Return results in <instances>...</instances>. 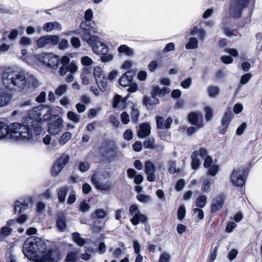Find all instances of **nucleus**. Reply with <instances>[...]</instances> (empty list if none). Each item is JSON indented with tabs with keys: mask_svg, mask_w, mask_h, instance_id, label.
<instances>
[{
	"mask_svg": "<svg viewBox=\"0 0 262 262\" xmlns=\"http://www.w3.org/2000/svg\"><path fill=\"white\" fill-rule=\"evenodd\" d=\"M69 58L67 56H64L62 58L60 64H62V66L59 69V74L61 76L66 75L67 72L69 71L68 68V63L69 62Z\"/></svg>",
	"mask_w": 262,
	"mask_h": 262,
	"instance_id": "25",
	"label": "nucleus"
},
{
	"mask_svg": "<svg viewBox=\"0 0 262 262\" xmlns=\"http://www.w3.org/2000/svg\"><path fill=\"white\" fill-rule=\"evenodd\" d=\"M192 83V79L190 77L186 78L185 80L183 81L181 85L184 89H188L190 87Z\"/></svg>",
	"mask_w": 262,
	"mask_h": 262,
	"instance_id": "56",
	"label": "nucleus"
},
{
	"mask_svg": "<svg viewBox=\"0 0 262 262\" xmlns=\"http://www.w3.org/2000/svg\"><path fill=\"white\" fill-rule=\"evenodd\" d=\"M204 111L205 112V119L207 121H210L213 117V110L209 106H205Z\"/></svg>",
	"mask_w": 262,
	"mask_h": 262,
	"instance_id": "43",
	"label": "nucleus"
},
{
	"mask_svg": "<svg viewBox=\"0 0 262 262\" xmlns=\"http://www.w3.org/2000/svg\"><path fill=\"white\" fill-rule=\"evenodd\" d=\"M202 183V190L203 192H207L211 186V180L209 179L204 180Z\"/></svg>",
	"mask_w": 262,
	"mask_h": 262,
	"instance_id": "50",
	"label": "nucleus"
},
{
	"mask_svg": "<svg viewBox=\"0 0 262 262\" xmlns=\"http://www.w3.org/2000/svg\"><path fill=\"white\" fill-rule=\"evenodd\" d=\"M251 77V75L250 73H247L242 76L241 79V83L245 84L247 83Z\"/></svg>",
	"mask_w": 262,
	"mask_h": 262,
	"instance_id": "64",
	"label": "nucleus"
},
{
	"mask_svg": "<svg viewBox=\"0 0 262 262\" xmlns=\"http://www.w3.org/2000/svg\"><path fill=\"white\" fill-rule=\"evenodd\" d=\"M106 178L107 175L104 172H97L92 176L91 181L97 189L102 190H107L110 188L111 183L110 182L103 183L102 182L103 179H105Z\"/></svg>",
	"mask_w": 262,
	"mask_h": 262,
	"instance_id": "9",
	"label": "nucleus"
},
{
	"mask_svg": "<svg viewBox=\"0 0 262 262\" xmlns=\"http://www.w3.org/2000/svg\"><path fill=\"white\" fill-rule=\"evenodd\" d=\"M92 43H88L93 49L94 52L97 54L105 55L109 51L107 46L100 41L98 36H93L92 38Z\"/></svg>",
	"mask_w": 262,
	"mask_h": 262,
	"instance_id": "8",
	"label": "nucleus"
},
{
	"mask_svg": "<svg viewBox=\"0 0 262 262\" xmlns=\"http://www.w3.org/2000/svg\"><path fill=\"white\" fill-rule=\"evenodd\" d=\"M90 168V164L88 162H81L79 165V169L81 172H85Z\"/></svg>",
	"mask_w": 262,
	"mask_h": 262,
	"instance_id": "52",
	"label": "nucleus"
},
{
	"mask_svg": "<svg viewBox=\"0 0 262 262\" xmlns=\"http://www.w3.org/2000/svg\"><path fill=\"white\" fill-rule=\"evenodd\" d=\"M2 82L8 89L22 91L26 87V74L24 71H15L9 68L2 73Z\"/></svg>",
	"mask_w": 262,
	"mask_h": 262,
	"instance_id": "3",
	"label": "nucleus"
},
{
	"mask_svg": "<svg viewBox=\"0 0 262 262\" xmlns=\"http://www.w3.org/2000/svg\"><path fill=\"white\" fill-rule=\"evenodd\" d=\"M170 89L169 88L164 87L161 89L159 86H155L153 87L151 95L155 96L162 97L164 96L166 94L170 92Z\"/></svg>",
	"mask_w": 262,
	"mask_h": 262,
	"instance_id": "22",
	"label": "nucleus"
},
{
	"mask_svg": "<svg viewBox=\"0 0 262 262\" xmlns=\"http://www.w3.org/2000/svg\"><path fill=\"white\" fill-rule=\"evenodd\" d=\"M135 72L133 70H128L124 73L119 79V83L122 86H128L133 80V77L135 76Z\"/></svg>",
	"mask_w": 262,
	"mask_h": 262,
	"instance_id": "18",
	"label": "nucleus"
},
{
	"mask_svg": "<svg viewBox=\"0 0 262 262\" xmlns=\"http://www.w3.org/2000/svg\"><path fill=\"white\" fill-rule=\"evenodd\" d=\"M38 59L53 70L57 69L61 61V59L59 56L55 55L52 53H44L38 55Z\"/></svg>",
	"mask_w": 262,
	"mask_h": 262,
	"instance_id": "5",
	"label": "nucleus"
},
{
	"mask_svg": "<svg viewBox=\"0 0 262 262\" xmlns=\"http://www.w3.org/2000/svg\"><path fill=\"white\" fill-rule=\"evenodd\" d=\"M33 203V198L31 196L27 197L24 199L16 201L14 204V212L20 213L27 209L29 205Z\"/></svg>",
	"mask_w": 262,
	"mask_h": 262,
	"instance_id": "13",
	"label": "nucleus"
},
{
	"mask_svg": "<svg viewBox=\"0 0 262 262\" xmlns=\"http://www.w3.org/2000/svg\"><path fill=\"white\" fill-rule=\"evenodd\" d=\"M170 258V255L167 253L164 252L160 255L159 262H169Z\"/></svg>",
	"mask_w": 262,
	"mask_h": 262,
	"instance_id": "55",
	"label": "nucleus"
},
{
	"mask_svg": "<svg viewBox=\"0 0 262 262\" xmlns=\"http://www.w3.org/2000/svg\"><path fill=\"white\" fill-rule=\"evenodd\" d=\"M93 75L96 80L97 79V78H101L102 76L105 75L104 74H102V69L99 67L94 68Z\"/></svg>",
	"mask_w": 262,
	"mask_h": 262,
	"instance_id": "48",
	"label": "nucleus"
},
{
	"mask_svg": "<svg viewBox=\"0 0 262 262\" xmlns=\"http://www.w3.org/2000/svg\"><path fill=\"white\" fill-rule=\"evenodd\" d=\"M202 116V114H198L196 113L192 112L189 114L188 119L189 121L193 125H196L200 128L203 126L202 121L199 120V116Z\"/></svg>",
	"mask_w": 262,
	"mask_h": 262,
	"instance_id": "23",
	"label": "nucleus"
},
{
	"mask_svg": "<svg viewBox=\"0 0 262 262\" xmlns=\"http://www.w3.org/2000/svg\"><path fill=\"white\" fill-rule=\"evenodd\" d=\"M95 215L98 219H103L106 215V212L103 209H98L94 213Z\"/></svg>",
	"mask_w": 262,
	"mask_h": 262,
	"instance_id": "51",
	"label": "nucleus"
},
{
	"mask_svg": "<svg viewBox=\"0 0 262 262\" xmlns=\"http://www.w3.org/2000/svg\"><path fill=\"white\" fill-rule=\"evenodd\" d=\"M32 44L31 39L28 37L23 36L20 38L19 45L22 46H29Z\"/></svg>",
	"mask_w": 262,
	"mask_h": 262,
	"instance_id": "46",
	"label": "nucleus"
},
{
	"mask_svg": "<svg viewBox=\"0 0 262 262\" xmlns=\"http://www.w3.org/2000/svg\"><path fill=\"white\" fill-rule=\"evenodd\" d=\"M24 255L29 259L38 261L57 262L59 258L54 255L51 251L47 252V246L45 242L38 237H28L23 245Z\"/></svg>",
	"mask_w": 262,
	"mask_h": 262,
	"instance_id": "2",
	"label": "nucleus"
},
{
	"mask_svg": "<svg viewBox=\"0 0 262 262\" xmlns=\"http://www.w3.org/2000/svg\"><path fill=\"white\" fill-rule=\"evenodd\" d=\"M61 28V26L59 23L54 21L46 23L43 27V30L49 32L54 29L60 30Z\"/></svg>",
	"mask_w": 262,
	"mask_h": 262,
	"instance_id": "24",
	"label": "nucleus"
},
{
	"mask_svg": "<svg viewBox=\"0 0 262 262\" xmlns=\"http://www.w3.org/2000/svg\"><path fill=\"white\" fill-rule=\"evenodd\" d=\"M79 206L80 210L83 213L89 211L91 208L90 206L86 203L85 200L81 201L79 204Z\"/></svg>",
	"mask_w": 262,
	"mask_h": 262,
	"instance_id": "44",
	"label": "nucleus"
},
{
	"mask_svg": "<svg viewBox=\"0 0 262 262\" xmlns=\"http://www.w3.org/2000/svg\"><path fill=\"white\" fill-rule=\"evenodd\" d=\"M219 166L216 165L211 166L208 170V173L212 176H214L217 172Z\"/></svg>",
	"mask_w": 262,
	"mask_h": 262,
	"instance_id": "54",
	"label": "nucleus"
},
{
	"mask_svg": "<svg viewBox=\"0 0 262 262\" xmlns=\"http://www.w3.org/2000/svg\"><path fill=\"white\" fill-rule=\"evenodd\" d=\"M155 139L153 137H147L143 142V146L145 148L154 149Z\"/></svg>",
	"mask_w": 262,
	"mask_h": 262,
	"instance_id": "32",
	"label": "nucleus"
},
{
	"mask_svg": "<svg viewBox=\"0 0 262 262\" xmlns=\"http://www.w3.org/2000/svg\"><path fill=\"white\" fill-rule=\"evenodd\" d=\"M118 51L120 53H123L128 56H133L134 54V50L125 45L120 46Z\"/></svg>",
	"mask_w": 262,
	"mask_h": 262,
	"instance_id": "27",
	"label": "nucleus"
},
{
	"mask_svg": "<svg viewBox=\"0 0 262 262\" xmlns=\"http://www.w3.org/2000/svg\"><path fill=\"white\" fill-rule=\"evenodd\" d=\"M207 92L208 95L210 97L214 98L216 97L219 94L220 91L217 86H211L207 88Z\"/></svg>",
	"mask_w": 262,
	"mask_h": 262,
	"instance_id": "36",
	"label": "nucleus"
},
{
	"mask_svg": "<svg viewBox=\"0 0 262 262\" xmlns=\"http://www.w3.org/2000/svg\"><path fill=\"white\" fill-rule=\"evenodd\" d=\"M107 78L105 75L102 76L101 78H97L96 80L97 84L102 92H104L107 88Z\"/></svg>",
	"mask_w": 262,
	"mask_h": 262,
	"instance_id": "26",
	"label": "nucleus"
},
{
	"mask_svg": "<svg viewBox=\"0 0 262 262\" xmlns=\"http://www.w3.org/2000/svg\"><path fill=\"white\" fill-rule=\"evenodd\" d=\"M67 117L69 119L75 123L79 122L80 120V115L72 111H69L67 113Z\"/></svg>",
	"mask_w": 262,
	"mask_h": 262,
	"instance_id": "38",
	"label": "nucleus"
},
{
	"mask_svg": "<svg viewBox=\"0 0 262 262\" xmlns=\"http://www.w3.org/2000/svg\"><path fill=\"white\" fill-rule=\"evenodd\" d=\"M123 137L125 140H130L133 138V133L130 129H126L123 134Z\"/></svg>",
	"mask_w": 262,
	"mask_h": 262,
	"instance_id": "63",
	"label": "nucleus"
},
{
	"mask_svg": "<svg viewBox=\"0 0 262 262\" xmlns=\"http://www.w3.org/2000/svg\"><path fill=\"white\" fill-rule=\"evenodd\" d=\"M150 129L151 127L149 123H142L137 131V135L140 138L147 137L150 134Z\"/></svg>",
	"mask_w": 262,
	"mask_h": 262,
	"instance_id": "19",
	"label": "nucleus"
},
{
	"mask_svg": "<svg viewBox=\"0 0 262 262\" xmlns=\"http://www.w3.org/2000/svg\"><path fill=\"white\" fill-rule=\"evenodd\" d=\"M158 135L162 140H167L170 137V133L166 130H160L158 132Z\"/></svg>",
	"mask_w": 262,
	"mask_h": 262,
	"instance_id": "53",
	"label": "nucleus"
},
{
	"mask_svg": "<svg viewBox=\"0 0 262 262\" xmlns=\"http://www.w3.org/2000/svg\"><path fill=\"white\" fill-rule=\"evenodd\" d=\"M70 160L69 155L65 153L62 154L55 162L52 167V174L53 176H57L62 171L66 165L68 163Z\"/></svg>",
	"mask_w": 262,
	"mask_h": 262,
	"instance_id": "10",
	"label": "nucleus"
},
{
	"mask_svg": "<svg viewBox=\"0 0 262 262\" xmlns=\"http://www.w3.org/2000/svg\"><path fill=\"white\" fill-rule=\"evenodd\" d=\"M51 110L49 106L40 104L29 111L28 116L22 123L13 122L8 126L0 122V139L10 134L17 141L24 143L32 142L34 137L41 132V116L44 120L46 119L47 114L50 115Z\"/></svg>",
	"mask_w": 262,
	"mask_h": 262,
	"instance_id": "1",
	"label": "nucleus"
},
{
	"mask_svg": "<svg viewBox=\"0 0 262 262\" xmlns=\"http://www.w3.org/2000/svg\"><path fill=\"white\" fill-rule=\"evenodd\" d=\"M143 102L149 110H152L154 106L158 104L159 100L155 95H151V96H145L143 99Z\"/></svg>",
	"mask_w": 262,
	"mask_h": 262,
	"instance_id": "20",
	"label": "nucleus"
},
{
	"mask_svg": "<svg viewBox=\"0 0 262 262\" xmlns=\"http://www.w3.org/2000/svg\"><path fill=\"white\" fill-rule=\"evenodd\" d=\"M46 99V93L45 92H41L36 97V101L38 103L44 102Z\"/></svg>",
	"mask_w": 262,
	"mask_h": 262,
	"instance_id": "60",
	"label": "nucleus"
},
{
	"mask_svg": "<svg viewBox=\"0 0 262 262\" xmlns=\"http://www.w3.org/2000/svg\"><path fill=\"white\" fill-rule=\"evenodd\" d=\"M72 134L70 132L64 133L59 140V145L63 146L67 141L71 139Z\"/></svg>",
	"mask_w": 262,
	"mask_h": 262,
	"instance_id": "37",
	"label": "nucleus"
},
{
	"mask_svg": "<svg viewBox=\"0 0 262 262\" xmlns=\"http://www.w3.org/2000/svg\"><path fill=\"white\" fill-rule=\"evenodd\" d=\"M156 125L158 129H168L172 122V118L168 117L166 120L162 116H158L156 117Z\"/></svg>",
	"mask_w": 262,
	"mask_h": 262,
	"instance_id": "17",
	"label": "nucleus"
},
{
	"mask_svg": "<svg viewBox=\"0 0 262 262\" xmlns=\"http://www.w3.org/2000/svg\"><path fill=\"white\" fill-rule=\"evenodd\" d=\"M175 49L174 45L172 42H170L166 45V47L163 50V52L164 53H166L167 52L174 51Z\"/></svg>",
	"mask_w": 262,
	"mask_h": 262,
	"instance_id": "61",
	"label": "nucleus"
},
{
	"mask_svg": "<svg viewBox=\"0 0 262 262\" xmlns=\"http://www.w3.org/2000/svg\"><path fill=\"white\" fill-rule=\"evenodd\" d=\"M81 63L83 65L89 66L93 63L92 60L88 56H84L81 58Z\"/></svg>",
	"mask_w": 262,
	"mask_h": 262,
	"instance_id": "59",
	"label": "nucleus"
},
{
	"mask_svg": "<svg viewBox=\"0 0 262 262\" xmlns=\"http://www.w3.org/2000/svg\"><path fill=\"white\" fill-rule=\"evenodd\" d=\"M186 210L185 206L182 205L180 206L178 210L177 215L178 218L180 220L183 219L185 216Z\"/></svg>",
	"mask_w": 262,
	"mask_h": 262,
	"instance_id": "47",
	"label": "nucleus"
},
{
	"mask_svg": "<svg viewBox=\"0 0 262 262\" xmlns=\"http://www.w3.org/2000/svg\"><path fill=\"white\" fill-rule=\"evenodd\" d=\"M129 211L132 215H133L130 221L134 225H138L140 221L144 223L147 221V217L140 212L136 205H132L129 208Z\"/></svg>",
	"mask_w": 262,
	"mask_h": 262,
	"instance_id": "12",
	"label": "nucleus"
},
{
	"mask_svg": "<svg viewBox=\"0 0 262 262\" xmlns=\"http://www.w3.org/2000/svg\"><path fill=\"white\" fill-rule=\"evenodd\" d=\"M169 168H168V172L171 174H174L176 172H180V169L176 168V161H170L168 162Z\"/></svg>",
	"mask_w": 262,
	"mask_h": 262,
	"instance_id": "40",
	"label": "nucleus"
},
{
	"mask_svg": "<svg viewBox=\"0 0 262 262\" xmlns=\"http://www.w3.org/2000/svg\"><path fill=\"white\" fill-rule=\"evenodd\" d=\"M73 239L74 242L80 246H82L85 244V239H83L78 232H74L72 234Z\"/></svg>",
	"mask_w": 262,
	"mask_h": 262,
	"instance_id": "34",
	"label": "nucleus"
},
{
	"mask_svg": "<svg viewBox=\"0 0 262 262\" xmlns=\"http://www.w3.org/2000/svg\"><path fill=\"white\" fill-rule=\"evenodd\" d=\"M121 119L122 122L124 124H127L129 121V115L126 112H124L121 114Z\"/></svg>",
	"mask_w": 262,
	"mask_h": 262,
	"instance_id": "62",
	"label": "nucleus"
},
{
	"mask_svg": "<svg viewBox=\"0 0 262 262\" xmlns=\"http://www.w3.org/2000/svg\"><path fill=\"white\" fill-rule=\"evenodd\" d=\"M133 149L137 152H139L142 149V144L140 141H137L133 145Z\"/></svg>",
	"mask_w": 262,
	"mask_h": 262,
	"instance_id": "57",
	"label": "nucleus"
},
{
	"mask_svg": "<svg viewBox=\"0 0 262 262\" xmlns=\"http://www.w3.org/2000/svg\"><path fill=\"white\" fill-rule=\"evenodd\" d=\"M156 170L155 166L150 161H147L145 163V172L146 174L155 172Z\"/></svg>",
	"mask_w": 262,
	"mask_h": 262,
	"instance_id": "39",
	"label": "nucleus"
},
{
	"mask_svg": "<svg viewBox=\"0 0 262 262\" xmlns=\"http://www.w3.org/2000/svg\"><path fill=\"white\" fill-rule=\"evenodd\" d=\"M137 198L140 202L144 203L150 202L151 201V198L150 196L143 194H140L138 195Z\"/></svg>",
	"mask_w": 262,
	"mask_h": 262,
	"instance_id": "49",
	"label": "nucleus"
},
{
	"mask_svg": "<svg viewBox=\"0 0 262 262\" xmlns=\"http://www.w3.org/2000/svg\"><path fill=\"white\" fill-rule=\"evenodd\" d=\"M77 253L73 252H69L68 253L65 259L66 262H75L77 260Z\"/></svg>",
	"mask_w": 262,
	"mask_h": 262,
	"instance_id": "41",
	"label": "nucleus"
},
{
	"mask_svg": "<svg viewBox=\"0 0 262 262\" xmlns=\"http://www.w3.org/2000/svg\"><path fill=\"white\" fill-rule=\"evenodd\" d=\"M59 41V37L57 35H46L39 37L36 41V44L39 48H43L47 46H55Z\"/></svg>",
	"mask_w": 262,
	"mask_h": 262,
	"instance_id": "11",
	"label": "nucleus"
},
{
	"mask_svg": "<svg viewBox=\"0 0 262 262\" xmlns=\"http://www.w3.org/2000/svg\"><path fill=\"white\" fill-rule=\"evenodd\" d=\"M12 231V229L8 226L2 227L0 229V242L3 241L5 237L10 235Z\"/></svg>",
	"mask_w": 262,
	"mask_h": 262,
	"instance_id": "29",
	"label": "nucleus"
},
{
	"mask_svg": "<svg viewBox=\"0 0 262 262\" xmlns=\"http://www.w3.org/2000/svg\"><path fill=\"white\" fill-rule=\"evenodd\" d=\"M225 200V196L224 194H220L214 198L211 206V212L213 213L221 209Z\"/></svg>",
	"mask_w": 262,
	"mask_h": 262,
	"instance_id": "16",
	"label": "nucleus"
},
{
	"mask_svg": "<svg viewBox=\"0 0 262 262\" xmlns=\"http://www.w3.org/2000/svg\"><path fill=\"white\" fill-rule=\"evenodd\" d=\"M199 155V152L198 150L194 151L191 155V158L192 159L191 162V166L193 169H196L200 164V162L199 159L197 158V157Z\"/></svg>",
	"mask_w": 262,
	"mask_h": 262,
	"instance_id": "30",
	"label": "nucleus"
},
{
	"mask_svg": "<svg viewBox=\"0 0 262 262\" xmlns=\"http://www.w3.org/2000/svg\"><path fill=\"white\" fill-rule=\"evenodd\" d=\"M80 28L82 30L81 37L83 40L86 41L88 43H92V37L94 36L93 34L97 33L96 28L91 26L90 21H82L80 25Z\"/></svg>",
	"mask_w": 262,
	"mask_h": 262,
	"instance_id": "7",
	"label": "nucleus"
},
{
	"mask_svg": "<svg viewBox=\"0 0 262 262\" xmlns=\"http://www.w3.org/2000/svg\"><path fill=\"white\" fill-rule=\"evenodd\" d=\"M244 170L240 168L234 169L231 174V181L236 186H242L245 183V180L242 174Z\"/></svg>",
	"mask_w": 262,
	"mask_h": 262,
	"instance_id": "14",
	"label": "nucleus"
},
{
	"mask_svg": "<svg viewBox=\"0 0 262 262\" xmlns=\"http://www.w3.org/2000/svg\"><path fill=\"white\" fill-rule=\"evenodd\" d=\"M198 47V41L195 37H190L188 43L185 45L187 49H194Z\"/></svg>",
	"mask_w": 262,
	"mask_h": 262,
	"instance_id": "33",
	"label": "nucleus"
},
{
	"mask_svg": "<svg viewBox=\"0 0 262 262\" xmlns=\"http://www.w3.org/2000/svg\"><path fill=\"white\" fill-rule=\"evenodd\" d=\"M48 123V132L56 135L61 131L63 127V120L59 115H53L50 117Z\"/></svg>",
	"mask_w": 262,
	"mask_h": 262,
	"instance_id": "6",
	"label": "nucleus"
},
{
	"mask_svg": "<svg viewBox=\"0 0 262 262\" xmlns=\"http://www.w3.org/2000/svg\"><path fill=\"white\" fill-rule=\"evenodd\" d=\"M68 192V188L66 186L63 187L58 190V198L60 202H64Z\"/></svg>",
	"mask_w": 262,
	"mask_h": 262,
	"instance_id": "31",
	"label": "nucleus"
},
{
	"mask_svg": "<svg viewBox=\"0 0 262 262\" xmlns=\"http://www.w3.org/2000/svg\"><path fill=\"white\" fill-rule=\"evenodd\" d=\"M233 116L234 115L231 111H229L226 112L222 119V125L227 127L228 126L229 122H230Z\"/></svg>",
	"mask_w": 262,
	"mask_h": 262,
	"instance_id": "28",
	"label": "nucleus"
},
{
	"mask_svg": "<svg viewBox=\"0 0 262 262\" xmlns=\"http://www.w3.org/2000/svg\"><path fill=\"white\" fill-rule=\"evenodd\" d=\"M139 115L140 113L139 110L137 108H135V107H133L131 113L132 121L135 123H137V121L138 120Z\"/></svg>",
	"mask_w": 262,
	"mask_h": 262,
	"instance_id": "45",
	"label": "nucleus"
},
{
	"mask_svg": "<svg viewBox=\"0 0 262 262\" xmlns=\"http://www.w3.org/2000/svg\"><path fill=\"white\" fill-rule=\"evenodd\" d=\"M207 202V197L205 195H202L198 197L196 199L195 205L200 208H203Z\"/></svg>",
	"mask_w": 262,
	"mask_h": 262,
	"instance_id": "35",
	"label": "nucleus"
},
{
	"mask_svg": "<svg viewBox=\"0 0 262 262\" xmlns=\"http://www.w3.org/2000/svg\"><path fill=\"white\" fill-rule=\"evenodd\" d=\"M67 218L63 212H60L57 215L56 225L61 231H63L67 226Z\"/></svg>",
	"mask_w": 262,
	"mask_h": 262,
	"instance_id": "21",
	"label": "nucleus"
},
{
	"mask_svg": "<svg viewBox=\"0 0 262 262\" xmlns=\"http://www.w3.org/2000/svg\"><path fill=\"white\" fill-rule=\"evenodd\" d=\"M72 45L75 48L80 47L81 43L78 37H72L71 40Z\"/></svg>",
	"mask_w": 262,
	"mask_h": 262,
	"instance_id": "58",
	"label": "nucleus"
},
{
	"mask_svg": "<svg viewBox=\"0 0 262 262\" xmlns=\"http://www.w3.org/2000/svg\"><path fill=\"white\" fill-rule=\"evenodd\" d=\"M13 95L5 89H0V108L8 105L11 102Z\"/></svg>",
	"mask_w": 262,
	"mask_h": 262,
	"instance_id": "15",
	"label": "nucleus"
},
{
	"mask_svg": "<svg viewBox=\"0 0 262 262\" xmlns=\"http://www.w3.org/2000/svg\"><path fill=\"white\" fill-rule=\"evenodd\" d=\"M250 0H231L229 13L235 18H239L244 9L247 8Z\"/></svg>",
	"mask_w": 262,
	"mask_h": 262,
	"instance_id": "4",
	"label": "nucleus"
},
{
	"mask_svg": "<svg viewBox=\"0 0 262 262\" xmlns=\"http://www.w3.org/2000/svg\"><path fill=\"white\" fill-rule=\"evenodd\" d=\"M67 86L66 84L59 86L55 90V94L58 96H61L67 92Z\"/></svg>",
	"mask_w": 262,
	"mask_h": 262,
	"instance_id": "42",
	"label": "nucleus"
}]
</instances>
